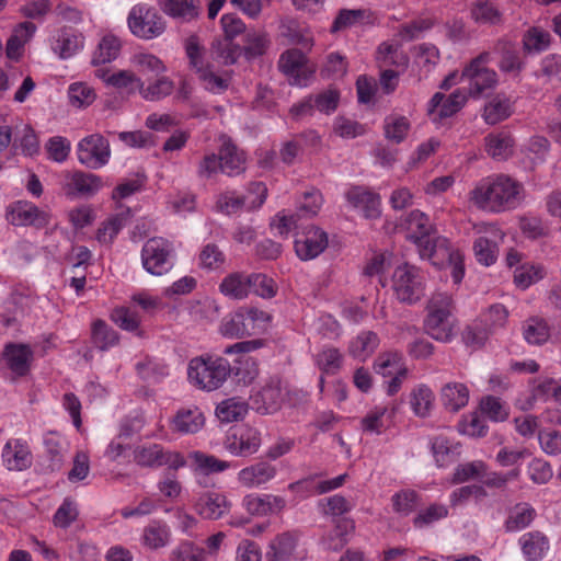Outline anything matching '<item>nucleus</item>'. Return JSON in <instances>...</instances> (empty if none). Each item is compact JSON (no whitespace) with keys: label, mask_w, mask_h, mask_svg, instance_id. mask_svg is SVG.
<instances>
[{"label":"nucleus","mask_w":561,"mask_h":561,"mask_svg":"<svg viewBox=\"0 0 561 561\" xmlns=\"http://www.w3.org/2000/svg\"><path fill=\"white\" fill-rule=\"evenodd\" d=\"M524 198L523 183L503 173L481 179L469 193L477 208L494 214L516 209Z\"/></svg>","instance_id":"nucleus-1"},{"label":"nucleus","mask_w":561,"mask_h":561,"mask_svg":"<svg viewBox=\"0 0 561 561\" xmlns=\"http://www.w3.org/2000/svg\"><path fill=\"white\" fill-rule=\"evenodd\" d=\"M231 374L230 363L221 356H197L187 366L190 383L207 392L221 388Z\"/></svg>","instance_id":"nucleus-2"},{"label":"nucleus","mask_w":561,"mask_h":561,"mask_svg":"<svg viewBox=\"0 0 561 561\" xmlns=\"http://www.w3.org/2000/svg\"><path fill=\"white\" fill-rule=\"evenodd\" d=\"M424 321L426 333L434 340L448 343L454 336L455 319L453 317L454 300L448 293H435L427 304Z\"/></svg>","instance_id":"nucleus-3"},{"label":"nucleus","mask_w":561,"mask_h":561,"mask_svg":"<svg viewBox=\"0 0 561 561\" xmlns=\"http://www.w3.org/2000/svg\"><path fill=\"white\" fill-rule=\"evenodd\" d=\"M127 24L133 35L147 41L159 37L167 28L164 19L145 3L136 4L130 9Z\"/></svg>","instance_id":"nucleus-4"},{"label":"nucleus","mask_w":561,"mask_h":561,"mask_svg":"<svg viewBox=\"0 0 561 561\" xmlns=\"http://www.w3.org/2000/svg\"><path fill=\"white\" fill-rule=\"evenodd\" d=\"M392 288L400 301L414 304L424 295L425 278L416 266L405 263L396 268Z\"/></svg>","instance_id":"nucleus-5"},{"label":"nucleus","mask_w":561,"mask_h":561,"mask_svg":"<svg viewBox=\"0 0 561 561\" xmlns=\"http://www.w3.org/2000/svg\"><path fill=\"white\" fill-rule=\"evenodd\" d=\"M490 54L482 53L463 69L461 77L467 79L469 88L467 96L479 98L486 90L493 89L497 84V75L488 67Z\"/></svg>","instance_id":"nucleus-6"},{"label":"nucleus","mask_w":561,"mask_h":561,"mask_svg":"<svg viewBox=\"0 0 561 561\" xmlns=\"http://www.w3.org/2000/svg\"><path fill=\"white\" fill-rule=\"evenodd\" d=\"M401 227L404 230L405 239L417 245H436L439 241L436 238L437 230L430 216L420 209H413L401 217Z\"/></svg>","instance_id":"nucleus-7"},{"label":"nucleus","mask_w":561,"mask_h":561,"mask_svg":"<svg viewBox=\"0 0 561 561\" xmlns=\"http://www.w3.org/2000/svg\"><path fill=\"white\" fill-rule=\"evenodd\" d=\"M262 346L260 340L242 341L237 342L233 345H229L224 350V354H241L236 360V365L232 368L237 381L244 386L252 383L259 376V367L255 358L249 356L248 353L255 351Z\"/></svg>","instance_id":"nucleus-8"},{"label":"nucleus","mask_w":561,"mask_h":561,"mask_svg":"<svg viewBox=\"0 0 561 561\" xmlns=\"http://www.w3.org/2000/svg\"><path fill=\"white\" fill-rule=\"evenodd\" d=\"M78 161L92 170L105 167L111 159L108 140L101 134H92L82 138L77 145Z\"/></svg>","instance_id":"nucleus-9"},{"label":"nucleus","mask_w":561,"mask_h":561,"mask_svg":"<svg viewBox=\"0 0 561 561\" xmlns=\"http://www.w3.org/2000/svg\"><path fill=\"white\" fill-rule=\"evenodd\" d=\"M134 460L140 467H168L178 470L185 467L184 456L178 451L167 450L159 444L139 446L134 450Z\"/></svg>","instance_id":"nucleus-10"},{"label":"nucleus","mask_w":561,"mask_h":561,"mask_svg":"<svg viewBox=\"0 0 561 561\" xmlns=\"http://www.w3.org/2000/svg\"><path fill=\"white\" fill-rule=\"evenodd\" d=\"M422 260L438 268H450L454 284L459 285L465 276L463 254L458 248H416Z\"/></svg>","instance_id":"nucleus-11"},{"label":"nucleus","mask_w":561,"mask_h":561,"mask_svg":"<svg viewBox=\"0 0 561 561\" xmlns=\"http://www.w3.org/2000/svg\"><path fill=\"white\" fill-rule=\"evenodd\" d=\"M261 444V432L247 424L232 428L225 440L226 449L237 457H248L255 454Z\"/></svg>","instance_id":"nucleus-12"},{"label":"nucleus","mask_w":561,"mask_h":561,"mask_svg":"<svg viewBox=\"0 0 561 561\" xmlns=\"http://www.w3.org/2000/svg\"><path fill=\"white\" fill-rule=\"evenodd\" d=\"M7 219L19 227L44 228L50 222V214L28 201H16L8 206Z\"/></svg>","instance_id":"nucleus-13"},{"label":"nucleus","mask_w":561,"mask_h":561,"mask_svg":"<svg viewBox=\"0 0 561 561\" xmlns=\"http://www.w3.org/2000/svg\"><path fill=\"white\" fill-rule=\"evenodd\" d=\"M348 205L367 219H376L381 215L380 195L364 186H352L345 194Z\"/></svg>","instance_id":"nucleus-14"},{"label":"nucleus","mask_w":561,"mask_h":561,"mask_svg":"<svg viewBox=\"0 0 561 561\" xmlns=\"http://www.w3.org/2000/svg\"><path fill=\"white\" fill-rule=\"evenodd\" d=\"M467 100V92L462 89L455 90L448 96L436 92L428 102L427 113L433 122H438L460 111Z\"/></svg>","instance_id":"nucleus-15"},{"label":"nucleus","mask_w":561,"mask_h":561,"mask_svg":"<svg viewBox=\"0 0 561 561\" xmlns=\"http://www.w3.org/2000/svg\"><path fill=\"white\" fill-rule=\"evenodd\" d=\"M103 187V180L94 173L66 172L62 188L68 196H93Z\"/></svg>","instance_id":"nucleus-16"},{"label":"nucleus","mask_w":561,"mask_h":561,"mask_svg":"<svg viewBox=\"0 0 561 561\" xmlns=\"http://www.w3.org/2000/svg\"><path fill=\"white\" fill-rule=\"evenodd\" d=\"M49 47L60 59H69L84 47V36L67 26L56 30L48 39Z\"/></svg>","instance_id":"nucleus-17"},{"label":"nucleus","mask_w":561,"mask_h":561,"mask_svg":"<svg viewBox=\"0 0 561 561\" xmlns=\"http://www.w3.org/2000/svg\"><path fill=\"white\" fill-rule=\"evenodd\" d=\"M193 508L203 519L217 520L229 512L230 503L224 493L204 491L194 500Z\"/></svg>","instance_id":"nucleus-18"},{"label":"nucleus","mask_w":561,"mask_h":561,"mask_svg":"<svg viewBox=\"0 0 561 561\" xmlns=\"http://www.w3.org/2000/svg\"><path fill=\"white\" fill-rule=\"evenodd\" d=\"M94 76L102 80L106 87L123 91L127 94L139 93L142 87V79L128 69L111 71L107 68H99L94 71Z\"/></svg>","instance_id":"nucleus-19"},{"label":"nucleus","mask_w":561,"mask_h":561,"mask_svg":"<svg viewBox=\"0 0 561 561\" xmlns=\"http://www.w3.org/2000/svg\"><path fill=\"white\" fill-rule=\"evenodd\" d=\"M306 62V56L299 49L293 48L282 54L278 67L289 78L291 84L304 87L312 73Z\"/></svg>","instance_id":"nucleus-20"},{"label":"nucleus","mask_w":561,"mask_h":561,"mask_svg":"<svg viewBox=\"0 0 561 561\" xmlns=\"http://www.w3.org/2000/svg\"><path fill=\"white\" fill-rule=\"evenodd\" d=\"M252 409L262 414H273L278 411L283 402V393L278 380H270L250 397Z\"/></svg>","instance_id":"nucleus-21"},{"label":"nucleus","mask_w":561,"mask_h":561,"mask_svg":"<svg viewBox=\"0 0 561 561\" xmlns=\"http://www.w3.org/2000/svg\"><path fill=\"white\" fill-rule=\"evenodd\" d=\"M277 476L276 466L268 461H257L242 468L237 476L238 482L248 489H259Z\"/></svg>","instance_id":"nucleus-22"},{"label":"nucleus","mask_w":561,"mask_h":561,"mask_svg":"<svg viewBox=\"0 0 561 561\" xmlns=\"http://www.w3.org/2000/svg\"><path fill=\"white\" fill-rule=\"evenodd\" d=\"M242 506L251 515L266 516L282 512L286 501L274 494H248L242 500Z\"/></svg>","instance_id":"nucleus-23"},{"label":"nucleus","mask_w":561,"mask_h":561,"mask_svg":"<svg viewBox=\"0 0 561 561\" xmlns=\"http://www.w3.org/2000/svg\"><path fill=\"white\" fill-rule=\"evenodd\" d=\"M144 268L152 275H163L174 265V255L169 248H142Z\"/></svg>","instance_id":"nucleus-24"},{"label":"nucleus","mask_w":561,"mask_h":561,"mask_svg":"<svg viewBox=\"0 0 561 561\" xmlns=\"http://www.w3.org/2000/svg\"><path fill=\"white\" fill-rule=\"evenodd\" d=\"M37 31L32 22H21L14 26L11 36L7 41L5 55L10 60L19 61L25 51V45L31 42Z\"/></svg>","instance_id":"nucleus-25"},{"label":"nucleus","mask_w":561,"mask_h":561,"mask_svg":"<svg viewBox=\"0 0 561 561\" xmlns=\"http://www.w3.org/2000/svg\"><path fill=\"white\" fill-rule=\"evenodd\" d=\"M2 462L9 470L22 471L32 463L27 445L21 439H10L2 449Z\"/></svg>","instance_id":"nucleus-26"},{"label":"nucleus","mask_w":561,"mask_h":561,"mask_svg":"<svg viewBox=\"0 0 561 561\" xmlns=\"http://www.w3.org/2000/svg\"><path fill=\"white\" fill-rule=\"evenodd\" d=\"M205 424V416L199 408L180 409L171 421V430L182 435L195 434Z\"/></svg>","instance_id":"nucleus-27"},{"label":"nucleus","mask_w":561,"mask_h":561,"mask_svg":"<svg viewBox=\"0 0 561 561\" xmlns=\"http://www.w3.org/2000/svg\"><path fill=\"white\" fill-rule=\"evenodd\" d=\"M514 112V102L505 93H496L484 104L482 118L488 125L507 119Z\"/></svg>","instance_id":"nucleus-28"},{"label":"nucleus","mask_w":561,"mask_h":561,"mask_svg":"<svg viewBox=\"0 0 561 561\" xmlns=\"http://www.w3.org/2000/svg\"><path fill=\"white\" fill-rule=\"evenodd\" d=\"M396 411L393 403L375 405L362 419V430L369 434H380L391 422Z\"/></svg>","instance_id":"nucleus-29"},{"label":"nucleus","mask_w":561,"mask_h":561,"mask_svg":"<svg viewBox=\"0 0 561 561\" xmlns=\"http://www.w3.org/2000/svg\"><path fill=\"white\" fill-rule=\"evenodd\" d=\"M221 172L234 176L245 170V157L230 140H224L219 150Z\"/></svg>","instance_id":"nucleus-30"},{"label":"nucleus","mask_w":561,"mask_h":561,"mask_svg":"<svg viewBox=\"0 0 561 561\" xmlns=\"http://www.w3.org/2000/svg\"><path fill=\"white\" fill-rule=\"evenodd\" d=\"M524 558L527 561H540L549 550V540L540 531H529L518 539Z\"/></svg>","instance_id":"nucleus-31"},{"label":"nucleus","mask_w":561,"mask_h":561,"mask_svg":"<svg viewBox=\"0 0 561 561\" xmlns=\"http://www.w3.org/2000/svg\"><path fill=\"white\" fill-rule=\"evenodd\" d=\"M161 11L181 22H190L199 15V8L194 0H157Z\"/></svg>","instance_id":"nucleus-32"},{"label":"nucleus","mask_w":561,"mask_h":561,"mask_svg":"<svg viewBox=\"0 0 561 561\" xmlns=\"http://www.w3.org/2000/svg\"><path fill=\"white\" fill-rule=\"evenodd\" d=\"M220 333L230 339H241L251 335V327H248L245 308H239L225 316L219 327Z\"/></svg>","instance_id":"nucleus-33"},{"label":"nucleus","mask_w":561,"mask_h":561,"mask_svg":"<svg viewBox=\"0 0 561 561\" xmlns=\"http://www.w3.org/2000/svg\"><path fill=\"white\" fill-rule=\"evenodd\" d=\"M376 60L381 68L394 66L405 69L409 64V57L398 42L381 43L377 48Z\"/></svg>","instance_id":"nucleus-34"},{"label":"nucleus","mask_w":561,"mask_h":561,"mask_svg":"<svg viewBox=\"0 0 561 561\" xmlns=\"http://www.w3.org/2000/svg\"><path fill=\"white\" fill-rule=\"evenodd\" d=\"M249 412V403L241 397H231L220 401L215 414L222 423H232L243 420Z\"/></svg>","instance_id":"nucleus-35"},{"label":"nucleus","mask_w":561,"mask_h":561,"mask_svg":"<svg viewBox=\"0 0 561 561\" xmlns=\"http://www.w3.org/2000/svg\"><path fill=\"white\" fill-rule=\"evenodd\" d=\"M486 153L494 160H506L513 153L514 139L506 131L489 134L484 138Z\"/></svg>","instance_id":"nucleus-36"},{"label":"nucleus","mask_w":561,"mask_h":561,"mask_svg":"<svg viewBox=\"0 0 561 561\" xmlns=\"http://www.w3.org/2000/svg\"><path fill=\"white\" fill-rule=\"evenodd\" d=\"M4 359L8 367L18 376H24L30 368L32 351L23 344H9L4 350Z\"/></svg>","instance_id":"nucleus-37"},{"label":"nucleus","mask_w":561,"mask_h":561,"mask_svg":"<svg viewBox=\"0 0 561 561\" xmlns=\"http://www.w3.org/2000/svg\"><path fill=\"white\" fill-rule=\"evenodd\" d=\"M122 41L113 33L102 36L92 56V65L99 66L114 61L122 50Z\"/></svg>","instance_id":"nucleus-38"},{"label":"nucleus","mask_w":561,"mask_h":561,"mask_svg":"<svg viewBox=\"0 0 561 561\" xmlns=\"http://www.w3.org/2000/svg\"><path fill=\"white\" fill-rule=\"evenodd\" d=\"M432 453L436 465L446 467L460 454V445L445 435H437L432 439Z\"/></svg>","instance_id":"nucleus-39"},{"label":"nucleus","mask_w":561,"mask_h":561,"mask_svg":"<svg viewBox=\"0 0 561 561\" xmlns=\"http://www.w3.org/2000/svg\"><path fill=\"white\" fill-rule=\"evenodd\" d=\"M250 282V275L232 273L222 279L219 290L226 297L241 300L251 294Z\"/></svg>","instance_id":"nucleus-40"},{"label":"nucleus","mask_w":561,"mask_h":561,"mask_svg":"<svg viewBox=\"0 0 561 561\" xmlns=\"http://www.w3.org/2000/svg\"><path fill=\"white\" fill-rule=\"evenodd\" d=\"M297 539L289 533L276 536L270 543L266 552L268 561H288L296 550Z\"/></svg>","instance_id":"nucleus-41"},{"label":"nucleus","mask_w":561,"mask_h":561,"mask_svg":"<svg viewBox=\"0 0 561 561\" xmlns=\"http://www.w3.org/2000/svg\"><path fill=\"white\" fill-rule=\"evenodd\" d=\"M442 401L447 410L457 412L468 404L469 389L463 383L449 382L442 389Z\"/></svg>","instance_id":"nucleus-42"},{"label":"nucleus","mask_w":561,"mask_h":561,"mask_svg":"<svg viewBox=\"0 0 561 561\" xmlns=\"http://www.w3.org/2000/svg\"><path fill=\"white\" fill-rule=\"evenodd\" d=\"M171 539L170 527L162 520H151L142 531V543L150 549L165 547Z\"/></svg>","instance_id":"nucleus-43"},{"label":"nucleus","mask_w":561,"mask_h":561,"mask_svg":"<svg viewBox=\"0 0 561 561\" xmlns=\"http://www.w3.org/2000/svg\"><path fill=\"white\" fill-rule=\"evenodd\" d=\"M434 399L435 396L432 389L424 383H420L410 393L411 409L416 416L425 417L433 409Z\"/></svg>","instance_id":"nucleus-44"},{"label":"nucleus","mask_w":561,"mask_h":561,"mask_svg":"<svg viewBox=\"0 0 561 561\" xmlns=\"http://www.w3.org/2000/svg\"><path fill=\"white\" fill-rule=\"evenodd\" d=\"M130 64L144 76H160L167 71L164 62L158 56L147 51L135 53L130 57Z\"/></svg>","instance_id":"nucleus-45"},{"label":"nucleus","mask_w":561,"mask_h":561,"mask_svg":"<svg viewBox=\"0 0 561 561\" xmlns=\"http://www.w3.org/2000/svg\"><path fill=\"white\" fill-rule=\"evenodd\" d=\"M535 515L536 512L530 505L526 503L515 505L504 523L505 530L516 533L525 529L531 524Z\"/></svg>","instance_id":"nucleus-46"},{"label":"nucleus","mask_w":561,"mask_h":561,"mask_svg":"<svg viewBox=\"0 0 561 561\" xmlns=\"http://www.w3.org/2000/svg\"><path fill=\"white\" fill-rule=\"evenodd\" d=\"M507 319L508 310L506 307L501 304H494L481 313L483 331L489 335L494 334L505 328Z\"/></svg>","instance_id":"nucleus-47"},{"label":"nucleus","mask_w":561,"mask_h":561,"mask_svg":"<svg viewBox=\"0 0 561 561\" xmlns=\"http://www.w3.org/2000/svg\"><path fill=\"white\" fill-rule=\"evenodd\" d=\"M411 128L408 117L400 114H390L385 118L383 130L388 140L400 144L402 142Z\"/></svg>","instance_id":"nucleus-48"},{"label":"nucleus","mask_w":561,"mask_h":561,"mask_svg":"<svg viewBox=\"0 0 561 561\" xmlns=\"http://www.w3.org/2000/svg\"><path fill=\"white\" fill-rule=\"evenodd\" d=\"M354 525L348 519H341L337 522L335 527L325 534L322 538V545L325 549L337 551L342 549L347 540L348 535L353 530Z\"/></svg>","instance_id":"nucleus-49"},{"label":"nucleus","mask_w":561,"mask_h":561,"mask_svg":"<svg viewBox=\"0 0 561 561\" xmlns=\"http://www.w3.org/2000/svg\"><path fill=\"white\" fill-rule=\"evenodd\" d=\"M190 459L193 461L194 470L202 474L218 473L230 468V462L202 451L191 453Z\"/></svg>","instance_id":"nucleus-50"},{"label":"nucleus","mask_w":561,"mask_h":561,"mask_svg":"<svg viewBox=\"0 0 561 561\" xmlns=\"http://www.w3.org/2000/svg\"><path fill=\"white\" fill-rule=\"evenodd\" d=\"M523 335L527 343L541 345L546 343L550 336V327L546 320L533 317L524 323Z\"/></svg>","instance_id":"nucleus-51"},{"label":"nucleus","mask_w":561,"mask_h":561,"mask_svg":"<svg viewBox=\"0 0 561 561\" xmlns=\"http://www.w3.org/2000/svg\"><path fill=\"white\" fill-rule=\"evenodd\" d=\"M118 333L105 321L96 320L92 324V342L101 351H107L117 345Z\"/></svg>","instance_id":"nucleus-52"},{"label":"nucleus","mask_w":561,"mask_h":561,"mask_svg":"<svg viewBox=\"0 0 561 561\" xmlns=\"http://www.w3.org/2000/svg\"><path fill=\"white\" fill-rule=\"evenodd\" d=\"M551 36L548 31L534 26L523 36V49L527 54H539L550 46Z\"/></svg>","instance_id":"nucleus-53"},{"label":"nucleus","mask_w":561,"mask_h":561,"mask_svg":"<svg viewBox=\"0 0 561 561\" xmlns=\"http://www.w3.org/2000/svg\"><path fill=\"white\" fill-rule=\"evenodd\" d=\"M157 77L158 78L148 85H146L142 80V87L140 88L139 94L146 101H159L170 95L174 89V83L171 79L165 76Z\"/></svg>","instance_id":"nucleus-54"},{"label":"nucleus","mask_w":561,"mask_h":561,"mask_svg":"<svg viewBox=\"0 0 561 561\" xmlns=\"http://www.w3.org/2000/svg\"><path fill=\"white\" fill-rule=\"evenodd\" d=\"M378 344V335L373 331H365L352 341L350 352L355 358L365 360L374 353Z\"/></svg>","instance_id":"nucleus-55"},{"label":"nucleus","mask_w":561,"mask_h":561,"mask_svg":"<svg viewBox=\"0 0 561 561\" xmlns=\"http://www.w3.org/2000/svg\"><path fill=\"white\" fill-rule=\"evenodd\" d=\"M128 211L110 217L98 229L96 240L100 243H112L122 228L127 224Z\"/></svg>","instance_id":"nucleus-56"},{"label":"nucleus","mask_w":561,"mask_h":561,"mask_svg":"<svg viewBox=\"0 0 561 561\" xmlns=\"http://www.w3.org/2000/svg\"><path fill=\"white\" fill-rule=\"evenodd\" d=\"M414 61L417 67L430 72L439 61L438 48L430 43L414 46Z\"/></svg>","instance_id":"nucleus-57"},{"label":"nucleus","mask_w":561,"mask_h":561,"mask_svg":"<svg viewBox=\"0 0 561 561\" xmlns=\"http://www.w3.org/2000/svg\"><path fill=\"white\" fill-rule=\"evenodd\" d=\"M392 508L400 516H409L419 504V494L410 489L401 490L391 497Z\"/></svg>","instance_id":"nucleus-58"},{"label":"nucleus","mask_w":561,"mask_h":561,"mask_svg":"<svg viewBox=\"0 0 561 561\" xmlns=\"http://www.w3.org/2000/svg\"><path fill=\"white\" fill-rule=\"evenodd\" d=\"M447 515L448 508L446 505L434 503L417 512L413 518V525L415 528L422 529L440 519H444L447 517Z\"/></svg>","instance_id":"nucleus-59"},{"label":"nucleus","mask_w":561,"mask_h":561,"mask_svg":"<svg viewBox=\"0 0 561 561\" xmlns=\"http://www.w3.org/2000/svg\"><path fill=\"white\" fill-rule=\"evenodd\" d=\"M485 472L486 466L481 460L461 463L456 467L451 481L455 484L463 483L469 480L483 478Z\"/></svg>","instance_id":"nucleus-60"},{"label":"nucleus","mask_w":561,"mask_h":561,"mask_svg":"<svg viewBox=\"0 0 561 561\" xmlns=\"http://www.w3.org/2000/svg\"><path fill=\"white\" fill-rule=\"evenodd\" d=\"M210 54L218 62L232 65L239 56V46L229 41L218 39L213 43Z\"/></svg>","instance_id":"nucleus-61"},{"label":"nucleus","mask_w":561,"mask_h":561,"mask_svg":"<svg viewBox=\"0 0 561 561\" xmlns=\"http://www.w3.org/2000/svg\"><path fill=\"white\" fill-rule=\"evenodd\" d=\"M545 275L546 272L541 265H523L516 268L514 274V282L519 288L526 289L530 285L542 279Z\"/></svg>","instance_id":"nucleus-62"},{"label":"nucleus","mask_w":561,"mask_h":561,"mask_svg":"<svg viewBox=\"0 0 561 561\" xmlns=\"http://www.w3.org/2000/svg\"><path fill=\"white\" fill-rule=\"evenodd\" d=\"M136 369L144 380L152 382L160 380L169 374L167 366L153 358H146L145 360L138 362Z\"/></svg>","instance_id":"nucleus-63"},{"label":"nucleus","mask_w":561,"mask_h":561,"mask_svg":"<svg viewBox=\"0 0 561 561\" xmlns=\"http://www.w3.org/2000/svg\"><path fill=\"white\" fill-rule=\"evenodd\" d=\"M204 560H205V551L188 540L181 541L170 552V561H204Z\"/></svg>","instance_id":"nucleus-64"}]
</instances>
